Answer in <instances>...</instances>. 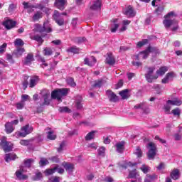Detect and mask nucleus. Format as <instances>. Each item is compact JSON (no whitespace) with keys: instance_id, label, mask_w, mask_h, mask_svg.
<instances>
[{"instance_id":"72a5a7b5","label":"nucleus","mask_w":182,"mask_h":182,"mask_svg":"<svg viewBox=\"0 0 182 182\" xmlns=\"http://www.w3.org/2000/svg\"><path fill=\"white\" fill-rule=\"evenodd\" d=\"M98 156L101 157H105L106 154V148L105 146H101L97 149Z\"/></svg>"},{"instance_id":"c9c22d12","label":"nucleus","mask_w":182,"mask_h":182,"mask_svg":"<svg viewBox=\"0 0 182 182\" xmlns=\"http://www.w3.org/2000/svg\"><path fill=\"white\" fill-rule=\"evenodd\" d=\"M42 173L41 172H36L35 176L32 177V180L33 181H39V180H42Z\"/></svg>"},{"instance_id":"5fc2aeb1","label":"nucleus","mask_w":182,"mask_h":182,"mask_svg":"<svg viewBox=\"0 0 182 182\" xmlns=\"http://www.w3.org/2000/svg\"><path fill=\"white\" fill-rule=\"evenodd\" d=\"M23 8L24 9H33L34 5H32L29 2L24 1L23 2Z\"/></svg>"},{"instance_id":"e2e57ef3","label":"nucleus","mask_w":182,"mask_h":182,"mask_svg":"<svg viewBox=\"0 0 182 182\" xmlns=\"http://www.w3.org/2000/svg\"><path fill=\"white\" fill-rule=\"evenodd\" d=\"M16 9V5L14 4H11L9 6V12H14Z\"/></svg>"},{"instance_id":"6e6552de","label":"nucleus","mask_w":182,"mask_h":182,"mask_svg":"<svg viewBox=\"0 0 182 182\" xmlns=\"http://www.w3.org/2000/svg\"><path fill=\"white\" fill-rule=\"evenodd\" d=\"M0 144L5 153L12 151V144L6 141V137L2 136Z\"/></svg>"},{"instance_id":"a18cd8bd","label":"nucleus","mask_w":182,"mask_h":182,"mask_svg":"<svg viewBox=\"0 0 182 182\" xmlns=\"http://www.w3.org/2000/svg\"><path fill=\"white\" fill-rule=\"evenodd\" d=\"M25 43H23V41L21 38H16L14 41L15 46H23Z\"/></svg>"},{"instance_id":"393cba45","label":"nucleus","mask_w":182,"mask_h":182,"mask_svg":"<svg viewBox=\"0 0 182 182\" xmlns=\"http://www.w3.org/2000/svg\"><path fill=\"white\" fill-rule=\"evenodd\" d=\"M105 63L110 65H113L114 63H116V60H114V57L112 53H108Z\"/></svg>"},{"instance_id":"2f4dec72","label":"nucleus","mask_w":182,"mask_h":182,"mask_svg":"<svg viewBox=\"0 0 182 182\" xmlns=\"http://www.w3.org/2000/svg\"><path fill=\"white\" fill-rule=\"evenodd\" d=\"M96 133H97V132H96V131H92V132H89L85 136V140L87 141L93 140V139H95V135L96 134Z\"/></svg>"},{"instance_id":"6ab92c4d","label":"nucleus","mask_w":182,"mask_h":182,"mask_svg":"<svg viewBox=\"0 0 182 182\" xmlns=\"http://www.w3.org/2000/svg\"><path fill=\"white\" fill-rule=\"evenodd\" d=\"M82 100L83 98H82V96L80 95L75 97V105L77 109H82V107H83V105H82Z\"/></svg>"},{"instance_id":"052dcab7","label":"nucleus","mask_w":182,"mask_h":182,"mask_svg":"<svg viewBox=\"0 0 182 182\" xmlns=\"http://www.w3.org/2000/svg\"><path fill=\"white\" fill-rule=\"evenodd\" d=\"M103 85V80H100L98 81H96L95 83L93 85L94 87H102V85Z\"/></svg>"},{"instance_id":"c756f323","label":"nucleus","mask_w":182,"mask_h":182,"mask_svg":"<svg viewBox=\"0 0 182 182\" xmlns=\"http://www.w3.org/2000/svg\"><path fill=\"white\" fill-rule=\"evenodd\" d=\"M43 16L42 11H37L32 17L33 22H36Z\"/></svg>"},{"instance_id":"8fccbe9b","label":"nucleus","mask_w":182,"mask_h":182,"mask_svg":"<svg viewBox=\"0 0 182 182\" xmlns=\"http://www.w3.org/2000/svg\"><path fill=\"white\" fill-rule=\"evenodd\" d=\"M58 111L60 112V113H70V109H69V108H68V107H60L58 109Z\"/></svg>"},{"instance_id":"412c9836","label":"nucleus","mask_w":182,"mask_h":182,"mask_svg":"<svg viewBox=\"0 0 182 182\" xmlns=\"http://www.w3.org/2000/svg\"><path fill=\"white\" fill-rule=\"evenodd\" d=\"M65 5H66V0H55V6H56L60 11L65 9Z\"/></svg>"},{"instance_id":"c85d7f7f","label":"nucleus","mask_w":182,"mask_h":182,"mask_svg":"<svg viewBox=\"0 0 182 182\" xmlns=\"http://www.w3.org/2000/svg\"><path fill=\"white\" fill-rule=\"evenodd\" d=\"M23 52H25L24 48H18L14 52L13 55H15L16 58H20L21 55H23Z\"/></svg>"},{"instance_id":"774afa93","label":"nucleus","mask_w":182,"mask_h":182,"mask_svg":"<svg viewBox=\"0 0 182 182\" xmlns=\"http://www.w3.org/2000/svg\"><path fill=\"white\" fill-rule=\"evenodd\" d=\"M50 182H59V177L58 176H53L50 178Z\"/></svg>"},{"instance_id":"dca6fc26","label":"nucleus","mask_w":182,"mask_h":182,"mask_svg":"<svg viewBox=\"0 0 182 182\" xmlns=\"http://www.w3.org/2000/svg\"><path fill=\"white\" fill-rule=\"evenodd\" d=\"M174 77H176V73L174 72H170L166 74L165 77L162 79L161 82L164 84L168 83V82L170 80H173Z\"/></svg>"},{"instance_id":"aec40b11","label":"nucleus","mask_w":182,"mask_h":182,"mask_svg":"<svg viewBox=\"0 0 182 182\" xmlns=\"http://www.w3.org/2000/svg\"><path fill=\"white\" fill-rule=\"evenodd\" d=\"M168 105H171L172 106H181L182 105V100L175 97L172 100H168L167 101Z\"/></svg>"},{"instance_id":"f257e3e1","label":"nucleus","mask_w":182,"mask_h":182,"mask_svg":"<svg viewBox=\"0 0 182 182\" xmlns=\"http://www.w3.org/2000/svg\"><path fill=\"white\" fill-rule=\"evenodd\" d=\"M174 18H176L174 11H170L165 16V19L163 21L165 28H170V26H172V31H177L178 28V22H177Z\"/></svg>"},{"instance_id":"09e8293b","label":"nucleus","mask_w":182,"mask_h":182,"mask_svg":"<svg viewBox=\"0 0 182 182\" xmlns=\"http://www.w3.org/2000/svg\"><path fill=\"white\" fill-rule=\"evenodd\" d=\"M66 82L68 85H69L70 86H72V87H75V86H76V83L75 82V80L72 77L68 78L66 80Z\"/></svg>"},{"instance_id":"1a4fd4ad","label":"nucleus","mask_w":182,"mask_h":182,"mask_svg":"<svg viewBox=\"0 0 182 182\" xmlns=\"http://www.w3.org/2000/svg\"><path fill=\"white\" fill-rule=\"evenodd\" d=\"M36 28L38 32H46L47 33H50V32H52V28L48 26L46 23H44L43 26L36 24Z\"/></svg>"},{"instance_id":"a878e982","label":"nucleus","mask_w":182,"mask_h":182,"mask_svg":"<svg viewBox=\"0 0 182 182\" xmlns=\"http://www.w3.org/2000/svg\"><path fill=\"white\" fill-rule=\"evenodd\" d=\"M33 60H35V59L33 58V54L28 53L25 58L24 65H29L32 63V62H33Z\"/></svg>"},{"instance_id":"de8ad7c7","label":"nucleus","mask_w":182,"mask_h":182,"mask_svg":"<svg viewBox=\"0 0 182 182\" xmlns=\"http://www.w3.org/2000/svg\"><path fill=\"white\" fill-rule=\"evenodd\" d=\"M117 22V19L114 20V24L112 26L111 31L114 33L117 31L119 28V23H116Z\"/></svg>"},{"instance_id":"69168bd1","label":"nucleus","mask_w":182,"mask_h":182,"mask_svg":"<svg viewBox=\"0 0 182 182\" xmlns=\"http://www.w3.org/2000/svg\"><path fill=\"white\" fill-rule=\"evenodd\" d=\"M85 41H86V38L85 37H78L75 39L77 43H82V42H85Z\"/></svg>"},{"instance_id":"4c0bfd02","label":"nucleus","mask_w":182,"mask_h":182,"mask_svg":"<svg viewBox=\"0 0 182 182\" xmlns=\"http://www.w3.org/2000/svg\"><path fill=\"white\" fill-rule=\"evenodd\" d=\"M47 138L49 140H55L56 139V134H55L53 131H48L47 132Z\"/></svg>"},{"instance_id":"e433bc0d","label":"nucleus","mask_w":182,"mask_h":182,"mask_svg":"<svg viewBox=\"0 0 182 182\" xmlns=\"http://www.w3.org/2000/svg\"><path fill=\"white\" fill-rule=\"evenodd\" d=\"M154 180H156V175L152 174V175H146V177L144 179V182H152Z\"/></svg>"},{"instance_id":"0eeeda50","label":"nucleus","mask_w":182,"mask_h":182,"mask_svg":"<svg viewBox=\"0 0 182 182\" xmlns=\"http://www.w3.org/2000/svg\"><path fill=\"white\" fill-rule=\"evenodd\" d=\"M154 70H156V67L154 66L147 68L145 77L149 83H152L153 80L159 78V76L156 74L154 75Z\"/></svg>"},{"instance_id":"9b49d317","label":"nucleus","mask_w":182,"mask_h":182,"mask_svg":"<svg viewBox=\"0 0 182 182\" xmlns=\"http://www.w3.org/2000/svg\"><path fill=\"white\" fill-rule=\"evenodd\" d=\"M25 171H26V169H25L23 166H21L20 170L16 171V176L18 180H26V178H28V176L23 175Z\"/></svg>"},{"instance_id":"5701e85b","label":"nucleus","mask_w":182,"mask_h":182,"mask_svg":"<svg viewBox=\"0 0 182 182\" xmlns=\"http://www.w3.org/2000/svg\"><path fill=\"white\" fill-rule=\"evenodd\" d=\"M117 153H123L124 151V141H122L115 144Z\"/></svg>"},{"instance_id":"ddd939ff","label":"nucleus","mask_w":182,"mask_h":182,"mask_svg":"<svg viewBox=\"0 0 182 182\" xmlns=\"http://www.w3.org/2000/svg\"><path fill=\"white\" fill-rule=\"evenodd\" d=\"M124 14L126 15L127 18H133L136 16V12L132 6H129L124 10Z\"/></svg>"},{"instance_id":"473e14b6","label":"nucleus","mask_w":182,"mask_h":182,"mask_svg":"<svg viewBox=\"0 0 182 182\" xmlns=\"http://www.w3.org/2000/svg\"><path fill=\"white\" fill-rule=\"evenodd\" d=\"M16 159V154H7L5 156V160L6 163H9L11 160H15Z\"/></svg>"},{"instance_id":"37998d69","label":"nucleus","mask_w":182,"mask_h":182,"mask_svg":"<svg viewBox=\"0 0 182 182\" xmlns=\"http://www.w3.org/2000/svg\"><path fill=\"white\" fill-rule=\"evenodd\" d=\"M170 105L171 104L167 103V101H166V104L164 107V112L166 114H170V110L171 109V107L170 106Z\"/></svg>"},{"instance_id":"7ed1b4c3","label":"nucleus","mask_w":182,"mask_h":182,"mask_svg":"<svg viewBox=\"0 0 182 182\" xmlns=\"http://www.w3.org/2000/svg\"><path fill=\"white\" fill-rule=\"evenodd\" d=\"M41 107L49 106L50 105V91L49 90H43L41 92Z\"/></svg>"},{"instance_id":"f8f14e48","label":"nucleus","mask_w":182,"mask_h":182,"mask_svg":"<svg viewBox=\"0 0 182 182\" xmlns=\"http://www.w3.org/2000/svg\"><path fill=\"white\" fill-rule=\"evenodd\" d=\"M102 9V2L100 0L92 1L90 6V9L93 11H100Z\"/></svg>"},{"instance_id":"79ce46f5","label":"nucleus","mask_w":182,"mask_h":182,"mask_svg":"<svg viewBox=\"0 0 182 182\" xmlns=\"http://www.w3.org/2000/svg\"><path fill=\"white\" fill-rule=\"evenodd\" d=\"M53 53V50L50 48H46L43 50V55L45 56H50Z\"/></svg>"},{"instance_id":"f03ea898","label":"nucleus","mask_w":182,"mask_h":182,"mask_svg":"<svg viewBox=\"0 0 182 182\" xmlns=\"http://www.w3.org/2000/svg\"><path fill=\"white\" fill-rule=\"evenodd\" d=\"M159 53V50L156 47L149 46L146 48V50L140 52L138 55L134 56V59L135 60H139L140 58L142 59H147L149 58V55L150 53Z\"/></svg>"},{"instance_id":"58836bf2","label":"nucleus","mask_w":182,"mask_h":182,"mask_svg":"<svg viewBox=\"0 0 182 182\" xmlns=\"http://www.w3.org/2000/svg\"><path fill=\"white\" fill-rule=\"evenodd\" d=\"M134 154L137 157H141V156H143V152L141 151V149L140 148V146H136V149L134 151Z\"/></svg>"},{"instance_id":"a19ab883","label":"nucleus","mask_w":182,"mask_h":182,"mask_svg":"<svg viewBox=\"0 0 182 182\" xmlns=\"http://www.w3.org/2000/svg\"><path fill=\"white\" fill-rule=\"evenodd\" d=\"M47 164H49V161L46 158H41L39 161L40 167H43V166H47Z\"/></svg>"},{"instance_id":"20e7f679","label":"nucleus","mask_w":182,"mask_h":182,"mask_svg":"<svg viewBox=\"0 0 182 182\" xmlns=\"http://www.w3.org/2000/svg\"><path fill=\"white\" fill-rule=\"evenodd\" d=\"M33 132V127L26 124L21 127V132H17L15 133L14 136L18 139V137H26L28 134H31Z\"/></svg>"},{"instance_id":"6e6d98bb","label":"nucleus","mask_w":182,"mask_h":182,"mask_svg":"<svg viewBox=\"0 0 182 182\" xmlns=\"http://www.w3.org/2000/svg\"><path fill=\"white\" fill-rule=\"evenodd\" d=\"M56 171V168L47 169L44 171L46 176H50Z\"/></svg>"},{"instance_id":"4be33fe9","label":"nucleus","mask_w":182,"mask_h":182,"mask_svg":"<svg viewBox=\"0 0 182 182\" xmlns=\"http://www.w3.org/2000/svg\"><path fill=\"white\" fill-rule=\"evenodd\" d=\"M64 168L68 171V173H73V170L75 169V165L70 163L64 162L63 164Z\"/></svg>"},{"instance_id":"cd10ccee","label":"nucleus","mask_w":182,"mask_h":182,"mask_svg":"<svg viewBox=\"0 0 182 182\" xmlns=\"http://www.w3.org/2000/svg\"><path fill=\"white\" fill-rule=\"evenodd\" d=\"M171 177L173 178V180H178V178H180V171L178 169H174L171 173Z\"/></svg>"},{"instance_id":"864d4df0","label":"nucleus","mask_w":182,"mask_h":182,"mask_svg":"<svg viewBox=\"0 0 182 182\" xmlns=\"http://www.w3.org/2000/svg\"><path fill=\"white\" fill-rule=\"evenodd\" d=\"M140 169L141 170V171H143L144 173V174H147V173H149V171H150V167H149L147 165H143Z\"/></svg>"},{"instance_id":"13d9d810","label":"nucleus","mask_w":182,"mask_h":182,"mask_svg":"<svg viewBox=\"0 0 182 182\" xmlns=\"http://www.w3.org/2000/svg\"><path fill=\"white\" fill-rule=\"evenodd\" d=\"M24 106H25V102L23 101H21V102H18L16 105V107L18 110H21V109H23Z\"/></svg>"},{"instance_id":"603ef678","label":"nucleus","mask_w":182,"mask_h":182,"mask_svg":"<svg viewBox=\"0 0 182 182\" xmlns=\"http://www.w3.org/2000/svg\"><path fill=\"white\" fill-rule=\"evenodd\" d=\"M32 163H33V159H32L24 160V164L26 167H31V166H32Z\"/></svg>"},{"instance_id":"0e129e2a","label":"nucleus","mask_w":182,"mask_h":182,"mask_svg":"<svg viewBox=\"0 0 182 182\" xmlns=\"http://www.w3.org/2000/svg\"><path fill=\"white\" fill-rule=\"evenodd\" d=\"M20 144L21 146H29V140L22 139V140L20 141Z\"/></svg>"},{"instance_id":"bb28decb","label":"nucleus","mask_w":182,"mask_h":182,"mask_svg":"<svg viewBox=\"0 0 182 182\" xmlns=\"http://www.w3.org/2000/svg\"><path fill=\"white\" fill-rule=\"evenodd\" d=\"M5 130L7 134H11L14 130H15V128L14 127V125L11 122H7L5 124Z\"/></svg>"},{"instance_id":"423d86ee","label":"nucleus","mask_w":182,"mask_h":182,"mask_svg":"<svg viewBox=\"0 0 182 182\" xmlns=\"http://www.w3.org/2000/svg\"><path fill=\"white\" fill-rule=\"evenodd\" d=\"M146 147L149 149L146 154L148 159L154 160V157H156V154H157V146H156V144L149 142L147 144Z\"/></svg>"},{"instance_id":"9d476101","label":"nucleus","mask_w":182,"mask_h":182,"mask_svg":"<svg viewBox=\"0 0 182 182\" xmlns=\"http://www.w3.org/2000/svg\"><path fill=\"white\" fill-rule=\"evenodd\" d=\"M53 18L55 19L56 23H58V25L60 26H62V25L65 23L63 16H62V14H59L58 11H55Z\"/></svg>"},{"instance_id":"f3484780","label":"nucleus","mask_w":182,"mask_h":182,"mask_svg":"<svg viewBox=\"0 0 182 182\" xmlns=\"http://www.w3.org/2000/svg\"><path fill=\"white\" fill-rule=\"evenodd\" d=\"M107 96L110 102H116L119 101V97L112 90L107 91Z\"/></svg>"},{"instance_id":"680f3d73","label":"nucleus","mask_w":182,"mask_h":182,"mask_svg":"<svg viewBox=\"0 0 182 182\" xmlns=\"http://www.w3.org/2000/svg\"><path fill=\"white\" fill-rule=\"evenodd\" d=\"M163 11H164V6H159L155 12L156 15H161V12H163Z\"/></svg>"},{"instance_id":"7c9ffc66","label":"nucleus","mask_w":182,"mask_h":182,"mask_svg":"<svg viewBox=\"0 0 182 182\" xmlns=\"http://www.w3.org/2000/svg\"><path fill=\"white\" fill-rule=\"evenodd\" d=\"M167 70H168V68H167V67L160 68L158 70H156V76H158V77L159 76H163V75H164V73H166Z\"/></svg>"},{"instance_id":"4d7b16f0","label":"nucleus","mask_w":182,"mask_h":182,"mask_svg":"<svg viewBox=\"0 0 182 182\" xmlns=\"http://www.w3.org/2000/svg\"><path fill=\"white\" fill-rule=\"evenodd\" d=\"M24 81L23 82V87H24V89H26V87H28V79H29V76L28 75H24Z\"/></svg>"},{"instance_id":"338daca9","label":"nucleus","mask_w":182,"mask_h":182,"mask_svg":"<svg viewBox=\"0 0 182 182\" xmlns=\"http://www.w3.org/2000/svg\"><path fill=\"white\" fill-rule=\"evenodd\" d=\"M171 113L173 114V116H180V109H174L171 111Z\"/></svg>"},{"instance_id":"ea45409f","label":"nucleus","mask_w":182,"mask_h":182,"mask_svg":"<svg viewBox=\"0 0 182 182\" xmlns=\"http://www.w3.org/2000/svg\"><path fill=\"white\" fill-rule=\"evenodd\" d=\"M136 177H137V171L136 170V168L129 171L128 178H136Z\"/></svg>"},{"instance_id":"b1692460","label":"nucleus","mask_w":182,"mask_h":182,"mask_svg":"<svg viewBox=\"0 0 182 182\" xmlns=\"http://www.w3.org/2000/svg\"><path fill=\"white\" fill-rule=\"evenodd\" d=\"M39 82V77L38 76H33L30 79V83H29V87H35L36 85H38Z\"/></svg>"},{"instance_id":"2eb2a0df","label":"nucleus","mask_w":182,"mask_h":182,"mask_svg":"<svg viewBox=\"0 0 182 182\" xmlns=\"http://www.w3.org/2000/svg\"><path fill=\"white\" fill-rule=\"evenodd\" d=\"M134 109H141L143 110L144 113H150V109L149 108V105L145 102H141L140 104H137L134 106Z\"/></svg>"},{"instance_id":"c03bdc74","label":"nucleus","mask_w":182,"mask_h":182,"mask_svg":"<svg viewBox=\"0 0 182 182\" xmlns=\"http://www.w3.org/2000/svg\"><path fill=\"white\" fill-rule=\"evenodd\" d=\"M30 38L31 39H33V41H36L37 42H40L41 43L43 42V41L42 40V37H41V36L39 35L31 36Z\"/></svg>"},{"instance_id":"49530a36","label":"nucleus","mask_w":182,"mask_h":182,"mask_svg":"<svg viewBox=\"0 0 182 182\" xmlns=\"http://www.w3.org/2000/svg\"><path fill=\"white\" fill-rule=\"evenodd\" d=\"M67 52H70L71 53H79V48L76 46H73L68 48Z\"/></svg>"},{"instance_id":"3c124183","label":"nucleus","mask_w":182,"mask_h":182,"mask_svg":"<svg viewBox=\"0 0 182 182\" xmlns=\"http://www.w3.org/2000/svg\"><path fill=\"white\" fill-rule=\"evenodd\" d=\"M149 40L147 39H144L142 41H139L136 43V46L137 48H141V46H144V45H146V43H148Z\"/></svg>"},{"instance_id":"bf43d9fd","label":"nucleus","mask_w":182,"mask_h":182,"mask_svg":"<svg viewBox=\"0 0 182 182\" xmlns=\"http://www.w3.org/2000/svg\"><path fill=\"white\" fill-rule=\"evenodd\" d=\"M87 149H92V150H96L97 149V144L96 143L88 144Z\"/></svg>"},{"instance_id":"39448f33","label":"nucleus","mask_w":182,"mask_h":182,"mask_svg":"<svg viewBox=\"0 0 182 182\" xmlns=\"http://www.w3.org/2000/svg\"><path fill=\"white\" fill-rule=\"evenodd\" d=\"M68 95V89H56L51 92V97L53 99H57L58 102H62V97Z\"/></svg>"},{"instance_id":"f704fd0d","label":"nucleus","mask_w":182,"mask_h":182,"mask_svg":"<svg viewBox=\"0 0 182 182\" xmlns=\"http://www.w3.org/2000/svg\"><path fill=\"white\" fill-rule=\"evenodd\" d=\"M119 95L122 99H129V90L126 89L119 92Z\"/></svg>"},{"instance_id":"a211bd4d","label":"nucleus","mask_w":182,"mask_h":182,"mask_svg":"<svg viewBox=\"0 0 182 182\" xmlns=\"http://www.w3.org/2000/svg\"><path fill=\"white\" fill-rule=\"evenodd\" d=\"M85 65H87V66H95L96 65V58L93 56L89 58H85L84 60Z\"/></svg>"},{"instance_id":"4468645a","label":"nucleus","mask_w":182,"mask_h":182,"mask_svg":"<svg viewBox=\"0 0 182 182\" xmlns=\"http://www.w3.org/2000/svg\"><path fill=\"white\" fill-rule=\"evenodd\" d=\"M16 25V22L14 21V20L7 19L4 21L3 26L6 28L8 31L10 29H12L13 28H15V26Z\"/></svg>"}]
</instances>
